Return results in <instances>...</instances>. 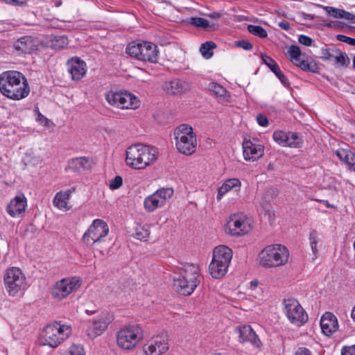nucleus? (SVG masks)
<instances>
[{"mask_svg":"<svg viewBox=\"0 0 355 355\" xmlns=\"http://www.w3.org/2000/svg\"><path fill=\"white\" fill-rule=\"evenodd\" d=\"M0 92L10 99L20 100L28 95L30 88L22 73L10 71L0 75Z\"/></svg>","mask_w":355,"mask_h":355,"instance_id":"nucleus-1","label":"nucleus"},{"mask_svg":"<svg viewBox=\"0 0 355 355\" xmlns=\"http://www.w3.org/2000/svg\"><path fill=\"white\" fill-rule=\"evenodd\" d=\"M156 159L157 150L144 144L132 145L126 151L127 164L135 169L144 168Z\"/></svg>","mask_w":355,"mask_h":355,"instance_id":"nucleus-2","label":"nucleus"},{"mask_svg":"<svg viewBox=\"0 0 355 355\" xmlns=\"http://www.w3.org/2000/svg\"><path fill=\"white\" fill-rule=\"evenodd\" d=\"M198 277V267L194 264L186 265L180 274L174 277L173 288L181 295H189L200 284Z\"/></svg>","mask_w":355,"mask_h":355,"instance_id":"nucleus-3","label":"nucleus"},{"mask_svg":"<svg viewBox=\"0 0 355 355\" xmlns=\"http://www.w3.org/2000/svg\"><path fill=\"white\" fill-rule=\"evenodd\" d=\"M289 251L286 245H266L259 254L257 263L265 268L283 266L288 262Z\"/></svg>","mask_w":355,"mask_h":355,"instance_id":"nucleus-4","label":"nucleus"},{"mask_svg":"<svg viewBox=\"0 0 355 355\" xmlns=\"http://www.w3.org/2000/svg\"><path fill=\"white\" fill-rule=\"evenodd\" d=\"M71 334V329L69 326L55 322L46 325L44 329L40 342L42 345L55 348L66 340Z\"/></svg>","mask_w":355,"mask_h":355,"instance_id":"nucleus-5","label":"nucleus"},{"mask_svg":"<svg viewBox=\"0 0 355 355\" xmlns=\"http://www.w3.org/2000/svg\"><path fill=\"white\" fill-rule=\"evenodd\" d=\"M174 135L176 148L180 153L190 155L196 152L197 139L191 125H180L175 130Z\"/></svg>","mask_w":355,"mask_h":355,"instance_id":"nucleus-6","label":"nucleus"},{"mask_svg":"<svg viewBox=\"0 0 355 355\" xmlns=\"http://www.w3.org/2000/svg\"><path fill=\"white\" fill-rule=\"evenodd\" d=\"M126 53L136 59L149 62H157L158 58L157 46L151 42H130L125 49Z\"/></svg>","mask_w":355,"mask_h":355,"instance_id":"nucleus-7","label":"nucleus"},{"mask_svg":"<svg viewBox=\"0 0 355 355\" xmlns=\"http://www.w3.org/2000/svg\"><path fill=\"white\" fill-rule=\"evenodd\" d=\"M143 331L139 325H130L117 333V345L121 349L131 350L143 339Z\"/></svg>","mask_w":355,"mask_h":355,"instance_id":"nucleus-8","label":"nucleus"},{"mask_svg":"<svg viewBox=\"0 0 355 355\" xmlns=\"http://www.w3.org/2000/svg\"><path fill=\"white\" fill-rule=\"evenodd\" d=\"M3 279L6 291L11 296L16 295L26 288V277L19 268H8L5 272Z\"/></svg>","mask_w":355,"mask_h":355,"instance_id":"nucleus-9","label":"nucleus"},{"mask_svg":"<svg viewBox=\"0 0 355 355\" xmlns=\"http://www.w3.org/2000/svg\"><path fill=\"white\" fill-rule=\"evenodd\" d=\"M106 101L111 105L121 109H137L140 105L139 100L128 92H108L105 95Z\"/></svg>","mask_w":355,"mask_h":355,"instance_id":"nucleus-10","label":"nucleus"},{"mask_svg":"<svg viewBox=\"0 0 355 355\" xmlns=\"http://www.w3.org/2000/svg\"><path fill=\"white\" fill-rule=\"evenodd\" d=\"M81 282V279L77 277L64 278L53 286L51 295L55 300H62L78 289Z\"/></svg>","mask_w":355,"mask_h":355,"instance_id":"nucleus-11","label":"nucleus"},{"mask_svg":"<svg viewBox=\"0 0 355 355\" xmlns=\"http://www.w3.org/2000/svg\"><path fill=\"white\" fill-rule=\"evenodd\" d=\"M284 312L289 321L300 327L308 320V315L297 300L289 298L284 300Z\"/></svg>","mask_w":355,"mask_h":355,"instance_id":"nucleus-12","label":"nucleus"},{"mask_svg":"<svg viewBox=\"0 0 355 355\" xmlns=\"http://www.w3.org/2000/svg\"><path fill=\"white\" fill-rule=\"evenodd\" d=\"M109 232L107 223L101 219H96L93 221L87 231L83 236V242L86 243H96L106 242L105 239Z\"/></svg>","mask_w":355,"mask_h":355,"instance_id":"nucleus-13","label":"nucleus"},{"mask_svg":"<svg viewBox=\"0 0 355 355\" xmlns=\"http://www.w3.org/2000/svg\"><path fill=\"white\" fill-rule=\"evenodd\" d=\"M173 195L172 188H162L146 197L144 206L146 211L153 212L158 208L164 206Z\"/></svg>","mask_w":355,"mask_h":355,"instance_id":"nucleus-14","label":"nucleus"},{"mask_svg":"<svg viewBox=\"0 0 355 355\" xmlns=\"http://www.w3.org/2000/svg\"><path fill=\"white\" fill-rule=\"evenodd\" d=\"M288 53L290 57V60L303 71L311 72L318 71L319 67L312 59L307 58L306 60H302L301 58V51L297 46H291L288 50Z\"/></svg>","mask_w":355,"mask_h":355,"instance_id":"nucleus-15","label":"nucleus"},{"mask_svg":"<svg viewBox=\"0 0 355 355\" xmlns=\"http://www.w3.org/2000/svg\"><path fill=\"white\" fill-rule=\"evenodd\" d=\"M273 139L279 145L290 148H301L303 140L295 132H286L276 130L273 133Z\"/></svg>","mask_w":355,"mask_h":355,"instance_id":"nucleus-16","label":"nucleus"},{"mask_svg":"<svg viewBox=\"0 0 355 355\" xmlns=\"http://www.w3.org/2000/svg\"><path fill=\"white\" fill-rule=\"evenodd\" d=\"M168 349V340L165 336H157L143 346L145 355H162Z\"/></svg>","mask_w":355,"mask_h":355,"instance_id":"nucleus-17","label":"nucleus"},{"mask_svg":"<svg viewBox=\"0 0 355 355\" xmlns=\"http://www.w3.org/2000/svg\"><path fill=\"white\" fill-rule=\"evenodd\" d=\"M112 320V316L108 313H103L94 318L89 327L88 335L91 337H96L101 335L107 328Z\"/></svg>","mask_w":355,"mask_h":355,"instance_id":"nucleus-18","label":"nucleus"},{"mask_svg":"<svg viewBox=\"0 0 355 355\" xmlns=\"http://www.w3.org/2000/svg\"><path fill=\"white\" fill-rule=\"evenodd\" d=\"M244 223V215L241 212L232 214L225 227V231L227 234L232 236H240L243 235Z\"/></svg>","mask_w":355,"mask_h":355,"instance_id":"nucleus-19","label":"nucleus"},{"mask_svg":"<svg viewBox=\"0 0 355 355\" xmlns=\"http://www.w3.org/2000/svg\"><path fill=\"white\" fill-rule=\"evenodd\" d=\"M321 58L324 60H334L341 67H347L349 63V58L347 54L337 48L322 49Z\"/></svg>","mask_w":355,"mask_h":355,"instance_id":"nucleus-20","label":"nucleus"},{"mask_svg":"<svg viewBox=\"0 0 355 355\" xmlns=\"http://www.w3.org/2000/svg\"><path fill=\"white\" fill-rule=\"evenodd\" d=\"M320 327L322 333L329 336L335 333L338 329L337 318L330 312H326L320 320Z\"/></svg>","mask_w":355,"mask_h":355,"instance_id":"nucleus-21","label":"nucleus"},{"mask_svg":"<svg viewBox=\"0 0 355 355\" xmlns=\"http://www.w3.org/2000/svg\"><path fill=\"white\" fill-rule=\"evenodd\" d=\"M27 206L26 198L24 195L15 196L7 206V211L12 217L21 216L25 212Z\"/></svg>","mask_w":355,"mask_h":355,"instance_id":"nucleus-22","label":"nucleus"},{"mask_svg":"<svg viewBox=\"0 0 355 355\" xmlns=\"http://www.w3.org/2000/svg\"><path fill=\"white\" fill-rule=\"evenodd\" d=\"M164 91L171 95H178L188 92L191 89L190 84L182 80H173L165 83Z\"/></svg>","mask_w":355,"mask_h":355,"instance_id":"nucleus-23","label":"nucleus"},{"mask_svg":"<svg viewBox=\"0 0 355 355\" xmlns=\"http://www.w3.org/2000/svg\"><path fill=\"white\" fill-rule=\"evenodd\" d=\"M73 191L74 189H70L64 191L58 192L53 198V206L60 210H69L71 208V205L69 200Z\"/></svg>","mask_w":355,"mask_h":355,"instance_id":"nucleus-24","label":"nucleus"},{"mask_svg":"<svg viewBox=\"0 0 355 355\" xmlns=\"http://www.w3.org/2000/svg\"><path fill=\"white\" fill-rule=\"evenodd\" d=\"M69 71L73 80H80L86 73L85 63L79 58H72L68 62Z\"/></svg>","mask_w":355,"mask_h":355,"instance_id":"nucleus-25","label":"nucleus"},{"mask_svg":"<svg viewBox=\"0 0 355 355\" xmlns=\"http://www.w3.org/2000/svg\"><path fill=\"white\" fill-rule=\"evenodd\" d=\"M37 41L35 40L32 37L26 36L21 37L17 42H15L14 47L17 51L21 53H31L37 49Z\"/></svg>","mask_w":355,"mask_h":355,"instance_id":"nucleus-26","label":"nucleus"},{"mask_svg":"<svg viewBox=\"0 0 355 355\" xmlns=\"http://www.w3.org/2000/svg\"><path fill=\"white\" fill-rule=\"evenodd\" d=\"M264 148L261 144L245 140V160L254 162L263 155Z\"/></svg>","mask_w":355,"mask_h":355,"instance_id":"nucleus-27","label":"nucleus"},{"mask_svg":"<svg viewBox=\"0 0 355 355\" xmlns=\"http://www.w3.org/2000/svg\"><path fill=\"white\" fill-rule=\"evenodd\" d=\"M92 161L85 157H76L69 161L67 170L80 172L92 168Z\"/></svg>","mask_w":355,"mask_h":355,"instance_id":"nucleus-28","label":"nucleus"},{"mask_svg":"<svg viewBox=\"0 0 355 355\" xmlns=\"http://www.w3.org/2000/svg\"><path fill=\"white\" fill-rule=\"evenodd\" d=\"M232 255V250L227 245H216L213 250L212 259L222 261L223 264L230 266Z\"/></svg>","mask_w":355,"mask_h":355,"instance_id":"nucleus-29","label":"nucleus"},{"mask_svg":"<svg viewBox=\"0 0 355 355\" xmlns=\"http://www.w3.org/2000/svg\"><path fill=\"white\" fill-rule=\"evenodd\" d=\"M241 182L237 178H231L227 180L218 189L217 200L220 201L223 196L230 190L239 191L241 187Z\"/></svg>","mask_w":355,"mask_h":355,"instance_id":"nucleus-30","label":"nucleus"},{"mask_svg":"<svg viewBox=\"0 0 355 355\" xmlns=\"http://www.w3.org/2000/svg\"><path fill=\"white\" fill-rule=\"evenodd\" d=\"M229 266L223 264L222 261H217L212 259L209 266V273L213 278L219 279L225 276Z\"/></svg>","mask_w":355,"mask_h":355,"instance_id":"nucleus-31","label":"nucleus"},{"mask_svg":"<svg viewBox=\"0 0 355 355\" xmlns=\"http://www.w3.org/2000/svg\"><path fill=\"white\" fill-rule=\"evenodd\" d=\"M337 157L347 164L349 169L355 172V153L352 151L340 148L336 151Z\"/></svg>","mask_w":355,"mask_h":355,"instance_id":"nucleus-32","label":"nucleus"},{"mask_svg":"<svg viewBox=\"0 0 355 355\" xmlns=\"http://www.w3.org/2000/svg\"><path fill=\"white\" fill-rule=\"evenodd\" d=\"M245 342H248L255 352H259L261 349L262 343L250 325H245Z\"/></svg>","mask_w":355,"mask_h":355,"instance_id":"nucleus-33","label":"nucleus"},{"mask_svg":"<svg viewBox=\"0 0 355 355\" xmlns=\"http://www.w3.org/2000/svg\"><path fill=\"white\" fill-rule=\"evenodd\" d=\"M207 89L211 92L216 96L220 98L223 101H228L230 96L227 91L223 86L216 83H210Z\"/></svg>","mask_w":355,"mask_h":355,"instance_id":"nucleus-34","label":"nucleus"},{"mask_svg":"<svg viewBox=\"0 0 355 355\" xmlns=\"http://www.w3.org/2000/svg\"><path fill=\"white\" fill-rule=\"evenodd\" d=\"M189 24L196 27L209 31L214 26V24L202 17H191L189 20Z\"/></svg>","mask_w":355,"mask_h":355,"instance_id":"nucleus-35","label":"nucleus"},{"mask_svg":"<svg viewBox=\"0 0 355 355\" xmlns=\"http://www.w3.org/2000/svg\"><path fill=\"white\" fill-rule=\"evenodd\" d=\"M216 47V45L214 42L210 41L207 42L204 44H202L200 48V51L207 59H209L212 57L213 55V49Z\"/></svg>","mask_w":355,"mask_h":355,"instance_id":"nucleus-36","label":"nucleus"},{"mask_svg":"<svg viewBox=\"0 0 355 355\" xmlns=\"http://www.w3.org/2000/svg\"><path fill=\"white\" fill-rule=\"evenodd\" d=\"M42 161L43 160L41 158V157L39 155H37V153H36L35 152L31 150L26 154L25 162L26 164L37 166L39 164H41Z\"/></svg>","mask_w":355,"mask_h":355,"instance_id":"nucleus-37","label":"nucleus"},{"mask_svg":"<svg viewBox=\"0 0 355 355\" xmlns=\"http://www.w3.org/2000/svg\"><path fill=\"white\" fill-rule=\"evenodd\" d=\"M52 47L56 50H60L66 47L69 40L65 36H56L52 40Z\"/></svg>","mask_w":355,"mask_h":355,"instance_id":"nucleus-38","label":"nucleus"},{"mask_svg":"<svg viewBox=\"0 0 355 355\" xmlns=\"http://www.w3.org/2000/svg\"><path fill=\"white\" fill-rule=\"evenodd\" d=\"M261 207L264 216L267 218L270 224H272L275 218V214L273 207L268 203H262Z\"/></svg>","mask_w":355,"mask_h":355,"instance_id":"nucleus-39","label":"nucleus"},{"mask_svg":"<svg viewBox=\"0 0 355 355\" xmlns=\"http://www.w3.org/2000/svg\"><path fill=\"white\" fill-rule=\"evenodd\" d=\"M247 29L251 34L261 38H266L268 35L266 31L259 26L248 25Z\"/></svg>","mask_w":355,"mask_h":355,"instance_id":"nucleus-40","label":"nucleus"},{"mask_svg":"<svg viewBox=\"0 0 355 355\" xmlns=\"http://www.w3.org/2000/svg\"><path fill=\"white\" fill-rule=\"evenodd\" d=\"M259 281L254 279L250 283L248 290L250 291L249 295H251L254 297H257V295H260L261 293V288L259 286Z\"/></svg>","mask_w":355,"mask_h":355,"instance_id":"nucleus-41","label":"nucleus"},{"mask_svg":"<svg viewBox=\"0 0 355 355\" xmlns=\"http://www.w3.org/2000/svg\"><path fill=\"white\" fill-rule=\"evenodd\" d=\"M261 58H262L263 62L270 69V70L274 73L279 69V67L277 65V64L270 56L266 55H262Z\"/></svg>","mask_w":355,"mask_h":355,"instance_id":"nucleus-42","label":"nucleus"},{"mask_svg":"<svg viewBox=\"0 0 355 355\" xmlns=\"http://www.w3.org/2000/svg\"><path fill=\"white\" fill-rule=\"evenodd\" d=\"M122 184L123 178L120 175H117L110 181L109 188L111 190L118 189L122 186Z\"/></svg>","mask_w":355,"mask_h":355,"instance_id":"nucleus-43","label":"nucleus"},{"mask_svg":"<svg viewBox=\"0 0 355 355\" xmlns=\"http://www.w3.org/2000/svg\"><path fill=\"white\" fill-rule=\"evenodd\" d=\"M68 355H85L83 347L78 345H72L69 350Z\"/></svg>","mask_w":355,"mask_h":355,"instance_id":"nucleus-44","label":"nucleus"},{"mask_svg":"<svg viewBox=\"0 0 355 355\" xmlns=\"http://www.w3.org/2000/svg\"><path fill=\"white\" fill-rule=\"evenodd\" d=\"M324 9L331 16L335 18L341 19L343 10L334 8L332 7H325Z\"/></svg>","mask_w":355,"mask_h":355,"instance_id":"nucleus-45","label":"nucleus"},{"mask_svg":"<svg viewBox=\"0 0 355 355\" xmlns=\"http://www.w3.org/2000/svg\"><path fill=\"white\" fill-rule=\"evenodd\" d=\"M298 41L301 44H303L306 46H311L313 42V40L311 37L304 35H300L299 36Z\"/></svg>","mask_w":355,"mask_h":355,"instance_id":"nucleus-46","label":"nucleus"},{"mask_svg":"<svg viewBox=\"0 0 355 355\" xmlns=\"http://www.w3.org/2000/svg\"><path fill=\"white\" fill-rule=\"evenodd\" d=\"M337 39L340 42L347 43L352 46H355V38H352L343 35H338Z\"/></svg>","mask_w":355,"mask_h":355,"instance_id":"nucleus-47","label":"nucleus"},{"mask_svg":"<svg viewBox=\"0 0 355 355\" xmlns=\"http://www.w3.org/2000/svg\"><path fill=\"white\" fill-rule=\"evenodd\" d=\"M276 76L279 79L281 83L286 87L289 86V82L286 77L284 75V73L282 72L281 69H279L277 72L275 73Z\"/></svg>","mask_w":355,"mask_h":355,"instance_id":"nucleus-48","label":"nucleus"},{"mask_svg":"<svg viewBox=\"0 0 355 355\" xmlns=\"http://www.w3.org/2000/svg\"><path fill=\"white\" fill-rule=\"evenodd\" d=\"M257 121L261 126L266 127L268 124V118L262 114H259L257 116Z\"/></svg>","mask_w":355,"mask_h":355,"instance_id":"nucleus-49","label":"nucleus"},{"mask_svg":"<svg viewBox=\"0 0 355 355\" xmlns=\"http://www.w3.org/2000/svg\"><path fill=\"white\" fill-rule=\"evenodd\" d=\"M342 355H355V345L345 347L342 349Z\"/></svg>","mask_w":355,"mask_h":355,"instance_id":"nucleus-50","label":"nucleus"},{"mask_svg":"<svg viewBox=\"0 0 355 355\" xmlns=\"http://www.w3.org/2000/svg\"><path fill=\"white\" fill-rule=\"evenodd\" d=\"M341 19H345L353 24H355V15L343 10Z\"/></svg>","mask_w":355,"mask_h":355,"instance_id":"nucleus-51","label":"nucleus"},{"mask_svg":"<svg viewBox=\"0 0 355 355\" xmlns=\"http://www.w3.org/2000/svg\"><path fill=\"white\" fill-rule=\"evenodd\" d=\"M148 232L147 230H144L143 232H137L136 237L140 241H145L146 238L148 237Z\"/></svg>","mask_w":355,"mask_h":355,"instance_id":"nucleus-52","label":"nucleus"},{"mask_svg":"<svg viewBox=\"0 0 355 355\" xmlns=\"http://www.w3.org/2000/svg\"><path fill=\"white\" fill-rule=\"evenodd\" d=\"M295 355H312L310 350L306 347H300L295 352Z\"/></svg>","mask_w":355,"mask_h":355,"instance_id":"nucleus-53","label":"nucleus"},{"mask_svg":"<svg viewBox=\"0 0 355 355\" xmlns=\"http://www.w3.org/2000/svg\"><path fill=\"white\" fill-rule=\"evenodd\" d=\"M3 2L15 6H21L26 3V0H4Z\"/></svg>","mask_w":355,"mask_h":355,"instance_id":"nucleus-54","label":"nucleus"},{"mask_svg":"<svg viewBox=\"0 0 355 355\" xmlns=\"http://www.w3.org/2000/svg\"><path fill=\"white\" fill-rule=\"evenodd\" d=\"M317 236H318V233L316 231H312L310 233L309 240H310L311 244H316L318 243V241L317 239Z\"/></svg>","mask_w":355,"mask_h":355,"instance_id":"nucleus-55","label":"nucleus"},{"mask_svg":"<svg viewBox=\"0 0 355 355\" xmlns=\"http://www.w3.org/2000/svg\"><path fill=\"white\" fill-rule=\"evenodd\" d=\"M37 119L41 123H44V125L46 126H49L50 125L51 121L41 114H38Z\"/></svg>","mask_w":355,"mask_h":355,"instance_id":"nucleus-56","label":"nucleus"},{"mask_svg":"<svg viewBox=\"0 0 355 355\" xmlns=\"http://www.w3.org/2000/svg\"><path fill=\"white\" fill-rule=\"evenodd\" d=\"M279 26L283 30L288 31L290 28V24L288 21H284L278 24Z\"/></svg>","mask_w":355,"mask_h":355,"instance_id":"nucleus-57","label":"nucleus"},{"mask_svg":"<svg viewBox=\"0 0 355 355\" xmlns=\"http://www.w3.org/2000/svg\"><path fill=\"white\" fill-rule=\"evenodd\" d=\"M236 333L239 335V341L243 343L242 327H238L235 329Z\"/></svg>","mask_w":355,"mask_h":355,"instance_id":"nucleus-58","label":"nucleus"},{"mask_svg":"<svg viewBox=\"0 0 355 355\" xmlns=\"http://www.w3.org/2000/svg\"><path fill=\"white\" fill-rule=\"evenodd\" d=\"M234 46V47H241V48L244 49V40H241L235 42Z\"/></svg>","mask_w":355,"mask_h":355,"instance_id":"nucleus-59","label":"nucleus"},{"mask_svg":"<svg viewBox=\"0 0 355 355\" xmlns=\"http://www.w3.org/2000/svg\"><path fill=\"white\" fill-rule=\"evenodd\" d=\"M302 17L304 19H311V20H312V19H314V16L313 15L306 14V13H302Z\"/></svg>","mask_w":355,"mask_h":355,"instance_id":"nucleus-60","label":"nucleus"},{"mask_svg":"<svg viewBox=\"0 0 355 355\" xmlns=\"http://www.w3.org/2000/svg\"><path fill=\"white\" fill-rule=\"evenodd\" d=\"M248 223L249 227L250 229H252L253 228V223L251 220L248 219V218H245V225Z\"/></svg>","mask_w":355,"mask_h":355,"instance_id":"nucleus-61","label":"nucleus"},{"mask_svg":"<svg viewBox=\"0 0 355 355\" xmlns=\"http://www.w3.org/2000/svg\"><path fill=\"white\" fill-rule=\"evenodd\" d=\"M252 48V44L245 41V50L251 49Z\"/></svg>","mask_w":355,"mask_h":355,"instance_id":"nucleus-62","label":"nucleus"},{"mask_svg":"<svg viewBox=\"0 0 355 355\" xmlns=\"http://www.w3.org/2000/svg\"><path fill=\"white\" fill-rule=\"evenodd\" d=\"M209 17L215 19L220 17V15L218 13L214 12L209 15Z\"/></svg>","mask_w":355,"mask_h":355,"instance_id":"nucleus-63","label":"nucleus"},{"mask_svg":"<svg viewBox=\"0 0 355 355\" xmlns=\"http://www.w3.org/2000/svg\"><path fill=\"white\" fill-rule=\"evenodd\" d=\"M351 316H352V319L355 321V306L353 308V309L352 311Z\"/></svg>","mask_w":355,"mask_h":355,"instance_id":"nucleus-64","label":"nucleus"}]
</instances>
